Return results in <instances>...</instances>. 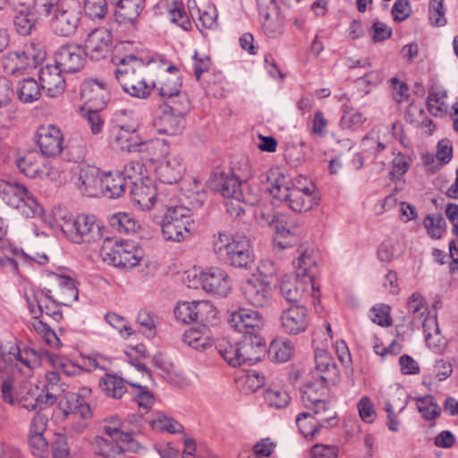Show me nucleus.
Segmentation results:
<instances>
[{
  "instance_id": "1",
  "label": "nucleus",
  "mask_w": 458,
  "mask_h": 458,
  "mask_svg": "<svg viewBox=\"0 0 458 458\" xmlns=\"http://www.w3.org/2000/svg\"><path fill=\"white\" fill-rule=\"evenodd\" d=\"M315 265L313 250L301 247L297 258L295 273L284 276L280 284V293L288 302H300L310 291L315 290V275L312 272V267Z\"/></svg>"
},
{
  "instance_id": "2",
  "label": "nucleus",
  "mask_w": 458,
  "mask_h": 458,
  "mask_svg": "<svg viewBox=\"0 0 458 458\" xmlns=\"http://www.w3.org/2000/svg\"><path fill=\"white\" fill-rule=\"evenodd\" d=\"M38 11L49 17L53 31L62 37L75 33L81 21V4L77 0H35Z\"/></svg>"
},
{
  "instance_id": "3",
  "label": "nucleus",
  "mask_w": 458,
  "mask_h": 458,
  "mask_svg": "<svg viewBox=\"0 0 458 458\" xmlns=\"http://www.w3.org/2000/svg\"><path fill=\"white\" fill-rule=\"evenodd\" d=\"M237 186L239 183L235 179L223 180V176L215 175L210 182L211 190L226 199V212L234 216H240L244 213L243 205L254 206L259 201V191L250 184H243L240 190Z\"/></svg>"
},
{
  "instance_id": "4",
  "label": "nucleus",
  "mask_w": 458,
  "mask_h": 458,
  "mask_svg": "<svg viewBox=\"0 0 458 458\" xmlns=\"http://www.w3.org/2000/svg\"><path fill=\"white\" fill-rule=\"evenodd\" d=\"M213 249L218 259L233 267H248L253 262L250 241L245 237L218 233L215 236Z\"/></svg>"
},
{
  "instance_id": "5",
  "label": "nucleus",
  "mask_w": 458,
  "mask_h": 458,
  "mask_svg": "<svg viewBox=\"0 0 458 458\" xmlns=\"http://www.w3.org/2000/svg\"><path fill=\"white\" fill-rule=\"evenodd\" d=\"M144 63L133 55L119 60L115 78L123 90L137 98H147L151 92L143 77Z\"/></svg>"
},
{
  "instance_id": "6",
  "label": "nucleus",
  "mask_w": 458,
  "mask_h": 458,
  "mask_svg": "<svg viewBox=\"0 0 458 458\" xmlns=\"http://www.w3.org/2000/svg\"><path fill=\"white\" fill-rule=\"evenodd\" d=\"M323 381L308 382L301 389V402L308 411L314 412L315 418L321 423L337 424L338 420L334 407L326 400L327 386Z\"/></svg>"
},
{
  "instance_id": "7",
  "label": "nucleus",
  "mask_w": 458,
  "mask_h": 458,
  "mask_svg": "<svg viewBox=\"0 0 458 458\" xmlns=\"http://www.w3.org/2000/svg\"><path fill=\"white\" fill-rule=\"evenodd\" d=\"M0 198L25 217H33L40 213V207L33 194L15 179L0 180Z\"/></svg>"
},
{
  "instance_id": "8",
  "label": "nucleus",
  "mask_w": 458,
  "mask_h": 458,
  "mask_svg": "<svg viewBox=\"0 0 458 458\" xmlns=\"http://www.w3.org/2000/svg\"><path fill=\"white\" fill-rule=\"evenodd\" d=\"M41 46L38 42L31 41L25 44L22 50L8 52L2 59L3 69L10 75L19 76L36 68L46 56Z\"/></svg>"
},
{
  "instance_id": "9",
  "label": "nucleus",
  "mask_w": 458,
  "mask_h": 458,
  "mask_svg": "<svg viewBox=\"0 0 458 458\" xmlns=\"http://www.w3.org/2000/svg\"><path fill=\"white\" fill-rule=\"evenodd\" d=\"M103 259L117 267L131 269L140 264L142 250L133 243L106 239L101 248Z\"/></svg>"
},
{
  "instance_id": "10",
  "label": "nucleus",
  "mask_w": 458,
  "mask_h": 458,
  "mask_svg": "<svg viewBox=\"0 0 458 458\" xmlns=\"http://www.w3.org/2000/svg\"><path fill=\"white\" fill-rule=\"evenodd\" d=\"M61 230L72 242H93L102 238L101 227L94 216L78 215L65 218L61 224Z\"/></svg>"
},
{
  "instance_id": "11",
  "label": "nucleus",
  "mask_w": 458,
  "mask_h": 458,
  "mask_svg": "<svg viewBox=\"0 0 458 458\" xmlns=\"http://www.w3.org/2000/svg\"><path fill=\"white\" fill-rule=\"evenodd\" d=\"M273 271H260L259 275H253L244 281L241 291L245 301L256 308L268 307L273 300L272 289Z\"/></svg>"
},
{
  "instance_id": "12",
  "label": "nucleus",
  "mask_w": 458,
  "mask_h": 458,
  "mask_svg": "<svg viewBox=\"0 0 458 458\" xmlns=\"http://www.w3.org/2000/svg\"><path fill=\"white\" fill-rule=\"evenodd\" d=\"M257 222L262 225H274L276 231L275 242L282 248L294 243L298 229L284 215H276L270 207H258L255 210Z\"/></svg>"
},
{
  "instance_id": "13",
  "label": "nucleus",
  "mask_w": 458,
  "mask_h": 458,
  "mask_svg": "<svg viewBox=\"0 0 458 458\" xmlns=\"http://www.w3.org/2000/svg\"><path fill=\"white\" fill-rule=\"evenodd\" d=\"M283 200L294 212H306L318 204L315 185L307 177L299 176L291 182V189H284Z\"/></svg>"
},
{
  "instance_id": "14",
  "label": "nucleus",
  "mask_w": 458,
  "mask_h": 458,
  "mask_svg": "<svg viewBox=\"0 0 458 458\" xmlns=\"http://www.w3.org/2000/svg\"><path fill=\"white\" fill-rule=\"evenodd\" d=\"M16 165L22 174L30 178L48 177L51 181H55L59 177L57 170L36 151L28 152L19 157Z\"/></svg>"
},
{
  "instance_id": "15",
  "label": "nucleus",
  "mask_w": 458,
  "mask_h": 458,
  "mask_svg": "<svg viewBox=\"0 0 458 458\" xmlns=\"http://www.w3.org/2000/svg\"><path fill=\"white\" fill-rule=\"evenodd\" d=\"M13 370L26 377L33 376L35 369L41 366L42 355L38 351L24 346L13 345L9 349Z\"/></svg>"
},
{
  "instance_id": "16",
  "label": "nucleus",
  "mask_w": 458,
  "mask_h": 458,
  "mask_svg": "<svg viewBox=\"0 0 458 458\" xmlns=\"http://www.w3.org/2000/svg\"><path fill=\"white\" fill-rule=\"evenodd\" d=\"M51 280L50 288L44 289L51 300L63 306H71L78 300L79 292L72 278L55 274L51 276Z\"/></svg>"
},
{
  "instance_id": "17",
  "label": "nucleus",
  "mask_w": 458,
  "mask_h": 458,
  "mask_svg": "<svg viewBox=\"0 0 458 458\" xmlns=\"http://www.w3.org/2000/svg\"><path fill=\"white\" fill-rule=\"evenodd\" d=\"M310 324V314L304 305H292L280 316V326L287 335H296L306 331Z\"/></svg>"
},
{
  "instance_id": "18",
  "label": "nucleus",
  "mask_w": 458,
  "mask_h": 458,
  "mask_svg": "<svg viewBox=\"0 0 458 458\" xmlns=\"http://www.w3.org/2000/svg\"><path fill=\"white\" fill-rule=\"evenodd\" d=\"M36 142L41 153L47 157H55L63 150V133L53 124L41 125L36 131Z\"/></svg>"
},
{
  "instance_id": "19",
  "label": "nucleus",
  "mask_w": 458,
  "mask_h": 458,
  "mask_svg": "<svg viewBox=\"0 0 458 458\" xmlns=\"http://www.w3.org/2000/svg\"><path fill=\"white\" fill-rule=\"evenodd\" d=\"M202 288L221 297H225L232 289V280L228 273L220 267H210L199 275Z\"/></svg>"
},
{
  "instance_id": "20",
  "label": "nucleus",
  "mask_w": 458,
  "mask_h": 458,
  "mask_svg": "<svg viewBox=\"0 0 458 458\" xmlns=\"http://www.w3.org/2000/svg\"><path fill=\"white\" fill-rule=\"evenodd\" d=\"M26 299L32 318H42L56 322L62 319L63 314L59 308L62 305L47 297L46 290L38 294H34L32 298L27 296Z\"/></svg>"
},
{
  "instance_id": "21",
  "label": "nucleus",
  "mask_w": 458,
  "mask_h": 458,
  "mask_svg": "<svg viewBox=\"0 0 458 458\" xmlns=\"http://www.w3.org/2000/svg\"><path fill=\"white\" fill-rule=\"evenodd\" d=\"M85 51L75 44H66L58 48L55 53V63L64 72H79L85 63Z\"/></svg>"
},
{
  "instance_id": "22",
  "label": "nucleus",
  "mask_w": 458,
  "mask_h": 458,
  "mask_svg": "<svg viewBox=\"0 0 458 458\" xmlns=\"http://www.w3.org/2000/svg\"><path fill=\"white\" fill-rule=\"evenodd\" d=\"M228 323L244 335L254 336L261 329L263 318L256 310L240 309L230 315Z\"/></svg>"
},
{
  "instance_id": "23",
  "label": "nucleus",
  "mask_w": 458,
  "mask_h": 458,
  "mask_svg": "<svg viewBox=\"0 0 458 458\" xmlns=\"http://www.w3.org/2000/svg\"><path fill=\"white\" fill-rule=\"evenodd\" d=\"M185 170L183 158L176 151H169L156 167V174L159 180L167 184L177 182Z\"/></svg>"
},
{
  "instance_id": "24",
  "label": "nucleus",
  "mask_w": 458,
  "mask_h": 458,
  "mask_svg": "<svg viewBox=\"0 0 458 458\" xmlns=\"http://www.w3.org/2000/svg\"><path fill=\"white\" fill-rule=\"evenodd\" d=\"M112 34L106 28L92 30L85 39L84 48L86 55L92 60H100L106 56L111 49Z\"/></svg>"
},
{
  "instance_id": "25",
  "label": "nucleus",
  "mask_w": 458,
  "mask_h": 458,
  "mask_svg": "<svg viewBox=\"0 0 458 458\" xmlns=\"http://www.w3.org/2000/svg\"><path fill=\"white\" fill-rule=\"evenodd\" d=\"M157 210L162 213V220L175 225H185L191 229V211L190 208L178 205L177 200L172 198L159 199L157 200Z\"/></svg>"
},
{
  "instance_id": "26",
  "label": "nucleus",
  "mask_w": 458,
  "mask_h": 458,
  "mask_svg": "<svg viewBox=\"0 0 458 458\" xmlns=\"http://www.w3.org/2000/svg\"><path fill=\"white\" fill-rule=\"evenodd\" d=\"M110 145L115 151L138 152L140 149L141 138L136 129L113 128L110 133Z\"/></svg>"
},
{
  "instance_id": "27",
  "label": "nucleus",
  "mask_w": 458,
  "mask_h": 458,
  "mask_svg": "<svg viewBox=\"0 0 458 458\" xmlns=\"http://www.w3.org/2000/svg\"><path fill=\"white\" fill-rule=\"evenodd\" d=\"M181 75L176 66L170 65L157 75L153 81L155 89L162 98L174 97L181 91Z\"/></svg>"
},
{
  "instance_id": "28",
  "label": "nucleus",
  "mask_w": 458,
  "mask_h": 458,
  "mask_svg": "<svg viewBox=\"0 0 458 458\" xmlns=\"http://www.w3.org/2000/svg\"><path fill=\"white\" fill-rule=\"evenodd\" d=\"M81 98L89 108L102 109L108 100V89L103 81L88 80L81 84Z\"/></svg>"
},
{
  "instance_id": "29",
  "label": "nucleus",
  "mask_w": 458,
  "mask_h": 458,
  "mask_svg": "<svg viewBox=\"0 0 458 458\" xmlns=\"http://www.w3.org/2000/svg\"><path fill=\"white\" fill-rule=\"evenodd\" d=\"M240 356L242 365H253L266 353V346L264 340L259 335H244L240 342Z\"/></svg>"
},
{
  "instance_id": "30",
  "label": "nucleus",
  "mask_w": 458,
  "mask_h": 458,
  "mask_svg": "<svg viewBox=\"0 0 458 458\" xmlns=\"http://www.w3.org/2000/svg\"><path fill=\"white\" fill-rule=\"evenodd\" d=\"M316 367L313 378L327 384H334L338 378L339 370L334 358L325 350H317L315 353Z\"/></svg>"
},
{
  "instance_id": "31",
  "label": "nucleus",
  "mask_w": 458,
  "mask_h": 458,
  "mask_svg": "<svg viewBox=\"0 0 458 458\" xmlns=\"http://www.w3.org/2000/svg\"><path fill=\"white\" fill-rule=\"evenodd\" d=\"M130 189L132 201L143 210L150 209L151 208L157 209V200L166 199V196L164 194L157 196L155 188L146 185L140 179V182H131Z\"/></svg>"
},
{
  "instance_id": "32",
  "label": "nucleus",
  "mask_w": 458,
  "mask_h": 458,
  "mask_svg": "<svg viewBox=\"0 0 458 458\" xmlns=\"http://www.w3.org/2000/svg\"><path fill=\"white\" fill-rule=\"evenodd\" d=\"M15 406L25 409L28 411H41L48 407L40 393L38 386L27 379L24 381L23 388Z\"/></svg>"
},
{
  "instance_id": "33",
  "label": "nucleus",
  "mask_w": 458,
  "mask_h": 458,
  "mask_svg": "<svg viewBox=\"0 0 458 458\" xmlns=\"http://www.w3.org/2000/svg\"><path fill=\"white\" fill-rule=\"evenodd\" d=\"M62 72L64 71H61L56 64L46 65L39 71L40 86L52 98L57 97L64 89L65 82Z\"/></svg>"
},
{
  "instance_id": "34",
  "label": "nucleus",
  "mask_w": 458,
  "mask_h": 458,
  "mask_svg": "<svg viewBox=\"0 0 458 458\" xmlns=\"http://www.w3.org/2000/svg\"><path fill=\"white\" fill-rule=\"evenodd\" d=\"M110 420H114V422H115V426L106 427L104 429V434L111 437L113 440L120 442V445L126 444L128 450L134 453L139 452L142 446L134 440L132 435L140 432V428H132L130 431H125L127 428H125L124 423L121 422L119 417L111 418Z\"/></svg>"
},
{
  "instance_id": "35",
  "label": "nucleus",
  "mask_w": 458,
  "mask_h": 458,
  "mask_svg": "<svg viewBox=\"0 0 458 458\" xmlns=\"http://www.w3.org/2000/svg\"><path fill=\"white\" fill-rule=\"evenodd\" d=\"M99 170L95 166H83L81 168L76 185L81 192L88 197H96L100 186Z\"/></svg>"
},
{
  "instance_id": "36",
  "label": "nucleus",
  "mask_w": 458,
  "mask_h": 458,
  "mask_svg": "<svg viewBox=\"0 0 458 458\" xmlns=\"http://www.w3.org/2000/svg\"><path fill=\"white\" fill-rule=\"evenodd\" d=\"M100 187L106 197L118 199L130 187L128 181L119 173H104L100 178Z\"/></svg>"
},
{
  "instance_id": "37",
  "label": "nucleus",
  "mask_w": 458,
  "mask_h": 458,
  "mask_svg": "<svg viewBox=\"0 0 458 458\" xmlns=\"http://www.w3.org/2000/svg\"><path fill=\"white\" fill-rule=\"evenodd\" d=\"M65 407L59 408L64 418L69 415L79 413L82 418H89L91 416V409L86 403L85 399L72 392L65 394Z\"/></svg>"
},
{
  "instance_id": "38",
  "label": "nucleus",
  "mask_w": 458,
  "mask_h": 458,
  "mask_svg": "<svg viewBox=\"0 0 458 458\" xmlns=\"http://www.w3.org/2000/svg\"><path fill=\"white\" fill-rule=\"evenodd\" d=\"M182 341L198 351L205 350L212 345L210 330L204 326L187 330L182 335Z\"/></svg>"
},
{
  "instance_id": "39",
  "label": "nucleus",
  "mask_w": 458,
  "mask_h": 458,
  "mask_svg": "<svg viewBox=\"0 0 458 458\" xmlns=\"http://www.w3.org/2000/svg\"><path fill=\"white\" fill-rule=\"evenodd\" d=\"M296 425L305 437H313L321 428H332L336 424H321L316 418L314 412L303 411L297 415Z\"/></svg>"
},
{
  "instance_id": "40",
  "label": "nucleus",
  "mask_w": 458,
  "mask_h": 458,
  "mask_svg": "<svg viewBox=\"0 0 458 458\" xmlns=\"http://www.w3.org/2000/svg\"><path fill=\"white\" fill-rule=\"evenodd\" d=\"M60 381L61 377L56 371H48L46 374V385L40 389V393L48 407L53 405L58 395L65 390Z\"/></svg>"
},
{
  "instance_id": "41",
  "label": "nucleus",
  "mask_w": 458,
  "mask_h": 458,
  "mask_svg": "<svg viewBox=\"0 0 458 458\" xmlns=\"http://www.w3.org/2000/svg\"><path fill=\"white\" fill-rule=\"evenodd\" d=\"M41 86L32 78L21 81L16 88L18 99L24 104H31L38 101L41 96Z\"/></svg>"
},
{
  "instance_id": "42",
  "label": "nucleus",
  "mask_w": 458,
  "mask_h": 458,
  "mask_svg": "<svg viewBox=\"0 0 458 458\" xmlns=\"http://www.w3.org/2000/svg\"><path fill=\"white\" fill-rule=\"evenodd\" d=\"M265 403L271 408L284 409L291 402L289 393L280 386H270L263 394Z\"/></svg>"
},
{
  "instance_id": "43",
  "label": "nucleus",
  "mask_w": 458,
  "mask_h": 458,
  "mask_svg": "<svg viewBox=\"0 0 458 458\" xmlns=\"http://www.w3.org/2000/svg\"><path fill=\"white\" fill-rule=\"evenodd\" d=\"M267 181V191L279 200H283L284 189H291V182H287L285 176L277 168L268 171Z\"/></svg>"
},
{
  "instance_id": "44",
  "label": "nucleus",
  "mask_w": 458,
  "mask_h": 458,
  "mask_svg": "<svg viewBox=\"0 0 458 458\" xmlns=\"http://www.w3.org/2000/svg\"><path fill=\"white\" fill-rule=\"evenodd\" d=\"M145 0H120L116 16L124 21L133 22L144 8Z\"/></svg>"
},
{
  "instance_id": "45",
  "label": "nucleus",
  "mask_w": 458,
  "mask_h": 458,
  "mask_svg": "<svg viewBox=\"0 0 458 458\" xmlns=\"http://www.w3.org/2000/svg\"><path fill=\"white\" fill-rule=\"evenodd\" d=\"M293 351V344L290 340L279 338L270 344L268 353L273 360L282 363L291 359Z\"/></svg>"
},
{
  "instance_id": "46",
  "label": "nucleus",
  "mask_w": 458,
  "mask_h": 458,
  "mask_svg": "<svg viewBox=\"0 0 458 458\" xmlns=\"http://www.w3.org/2000/svg\"><path fill=\"white\" fill-rule=\"evenodd\" d=\"M92 445L97 454L106 458H114L117 454L123 452V448L120 442L113 440L111 437L107 439L101 436L95 437Z\"/></svg>"
},
{
  "instance_id": "47",
  "label": "nucleus",
  "mask_w": 458,
  "mask_h": 458,
  "mask_svg": "<svg viewBox=\"0 0 458 458\" xmlns=\"http://www.w3.org/2000/svg\"><path fill=\"white\" fill-rule=\"evenodd\" d=\"M26 379L6 378L1 386L2 400L10 405L15 406Z\"/></svg>"
},
{
  "instance_id": "48",
  "label": "nucleus",
  "mask_w": 458,
  "mask_h": 458,
  "mask_svg": "<svg viewBox=\"0 0 458 458\" xmlns=\"http://www.w3.org/2000/svg\"><path fill=\"white\" fill-rule=\"evenodd\" d=\"M215 175L223 176V180L235 179L239 183V186H237V189L240 190L242 188L243 184H249L248 180L252 177V171H251V167H250L248 158L242 157L240 160L239 165H234L232 167V175L231 176L225 175L224 174H214L212 175V178H214Z\"/></svg>"
},
{
  "instance_id": "49",
  "label": "nucleus",
  "mask_w": 458,
  "mask_h": 458,
  "mask_svg": "<svg viewBox=\"0 0 458 458\" xmlns=\"http://www.w3.org/2000/svg\"><path fill=\"white\" fill-rule=\"evenodd\" d=\"M165 140L155 139L144 141L141 140L140 149L138 152H147L151 161L159 162L169 152Z\"/></svg>"
},
{
  "instance_id": "50",
  "label": "nucleus",
  "mask_w": 458,
  "mask_h": 458,
  "mask_svg": "<svg viewBox=\"0 0 458 458\" xmlns=\"http://www.w3.org/2000/svg\"><path fill=\"white\" fill-rule=\"evenodd\" d=\"M160 122L162 128L159 129V131L165 134L175 135L181 132L183 128V116L176 115L174 112L165 108L160 117Z\"/></svg>"
},
{
  "instance_id": "51",
  "label": "nucleus",
  "mask_w": 458,
  "mask_h": 458,
  "mask_svg": "<svg viewBox=\"0 0 458 458\" xmlns=\"http://www.w3.org/2000/svg\"><path fill=\"white\" fill-rule=\"evenodd\" d=\"M102 391L109 397L121 398L126 392V386L122 378L106 375L100 381Z\"/></svg>"
},
{
  "instance_id": "52",
  "label": "nucleus",
  "mask_w": 458,
  "mask_h": 458,
  "mask_svg": "<svg viewBox=\"0 0 458 458\" xmlns=\"http://www.w3.org/2000/svg\"><path fill=\"white\" fill-rule=\"evenodd\" d=\"M111 227L121 233H129L136 231L137 222L127 213H116L110 216Z\"/></svg>"
},
{
  "instance_id": "53",
  "label": "nucleus",
  "mask_w": 458,
  "mask_h": 458,
  "mask_svg": "<svg viewBox=\"0 0 458 458\" xmlns=\"http://www.w3.org/2000/svg\"><path fill=\"white\" fill-rule=\"evenodd\" d=\"M417 408L422 418L433 420L440 416V408L432 395H425L416 399Z\"/></svg>"
},
{
  "instance_id": "54",
  "label": "nucleus",
  "mask_w": 458,
  "mask_h": 458,
  "mask_svg": "<svg viewBox=\"0 0 458 458\" xmlns=\"http://www.w3.org/2000/svg\"><path fill=\"white\" fill-rule=\"evenodd\" d=\"M48 319L33 318L31 322L35 331L42 336L45 342L53 348H59L61 342L55 333L47 325Z\"/></svg>"
},
{
  "instance_id": "55",
  "label": "nucleus",
  "mask_w": 458,
  "mask_h": 458,
  "mask_svg": "<svg viewBox=\"0 0 458 458\" xmlns=\"http://www.w3.org/2000/svg\"><path fill=\"white\" fill-rule=\"evenodd\" d=\"M428 234L433 239H439L445 230V221L440 214H428L423 221Z\"/></svg>"
},
{
  "instance_id": "56",
  "label": "nucleus",
  "mask_w": 458,
  "mask_h": 458,
  "mask_svg": "<svg viewBox=\"0 0 458 458\" xmlns=\"http://www.w3.org/2000/svg\"><path fill=\"white\" fill-rule=\"evenodd\" d=\"M240 352V342L235 344L225 342L218 345V352L233 367L241 366Z\"/></svg>"
},
{
  "instance_id": "57",
  "label": "nucleus",
  "mask_w": 458,
  "mask_h": 458,
  "mask_svg": "<svg viewBox=\"0 0 458 458\" xmlns=\"http://www.w3.org/2000/svg\"><path fill=\"white\" fill-rule=\"evenodd\" d=\"M113 123H114L113 128L123 129H136L138 130L139 123L138 119L131 110L120 109L114 113Z\"/></svg>"
},
{
  "instance_id": "58",
  "label": "nucleus",
  "mask_w": 458,
  "mask_h": 458,
  "mask_svg": "<svg viewBox=\"0 0 458 458\" xmlns=\"http://www.w3.org/2000/svg\"><path fill=\"white\" fill-rule=\"evenodd\" d=\"M388 132L387 126L377 125L371 130V131L362 139V144L364 147H371L376 151L380 152L386 148V142L381 140L379 134H386Z\"/></svg>"
},
{
  "instance_id": "59",
  "label": "nucleus",
  "mask_w": 458,
  "mask_h": 458,
  "mask_svg": "<svg viewBox=\"0 0 458 458\" xmlns=\"http://www.w3.org/2000/svg\"><path fill=\"white\" fill-rule=\"evenodd\" d=\"M196 301H180L174 309V316L183 324L197 322Z\"/></svg>"
},
{
  "instance_id": "60",
  "label": "nucleus",
  "mask_w": 458,
  "mask_h": 458,
  "mask_svg": "<svg viewBox=\"0 0 458 458\" xmlns=\"http://www.w3.org/2000/svg\"><path fill=\"white\" fill-rule=\"evenodd\" d=\"M365 122L366 117L360 112L352 108H347L344 111L340 121V126L343 129L357 131Z\"/></svg>"
},
{
  "instance_id": "61",
  "label": "nucleus",
  "mask_w": 458,
  "mask_h": 458,
  "mask_svg": "<svg viewBox=\"0 0 458 458\" xmlns=\"http://www.w3.org/2000/svg\"><path fill=\"white\" fill-rule=\"evenodd\" d=\"M407 403L404 392L401 389H394L387 394L385 411L390 413L397 411L400 413L405 409Z\"/></svg>"
},
{
  "instance_id": "62",
  "label": "nucleus",
  "mask_w": 458,
  "mask_h": 458,
  "mask_svg": "<svg viewBox=\"0 0 458 458\" xmlns=\"http://www.w3.org/2000/svg\"><path fill=\"white\" fill-rule=\"evenodd\" d=\"M161 226L163 236L167 241L180 242L191 231L185 225H175L165 220H161Z\"/></svg>"
},
{
  "instance_id": "63",
  "label": "nucleus",
  "mask_w": 458,
  "mask_h": 458,
  "mask_svg": "<svg viewBox=\"0 0 458 458\" xmlns=\"http://www.w3.org/2000/svg\"><path fill=\"white\" fill-rule=\"evenodd\" d=\"M151 427L158 431H166L171 434L180 433L183 430L181 423L166 415H159L151 421Z\"/></svg>"
},
{
  "instance_id": "64",
  "label": "nucleus",
  "mask_w": 458,
  "mask_h": 458,
  "mask_svg": "<svg viewBox=\"0 0 458 458\" xmlns=\"http://www.w3.org/2000/svg\"><path fill=\"white\" fill-rule=\"evenodd\" d=\"M167 104L165 108L174 112L176 115L184 116L190 111V101L186 94L179 91L174 97H167Z\"/></svg>"
}]
</instances>
